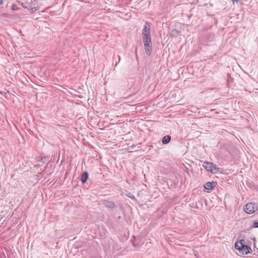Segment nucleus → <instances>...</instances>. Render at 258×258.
Here are the masks:
<instances>
[{
    "label": "nucleus",
    "instance_id": "6e6552de",
    "mask_svg": "<svg viewBox=\"0 0 258 258\" xmlns=\"http://www.w3.org/2000/svg\"><path fill=\"white\" fill-rule=\"evenodd\" d=\"M216 184L215 182H207L206 183L204 187L206 189L212 190L214 189L215 184Z\"/></svg>",
    "mask_w": 258,
    "mask_h": 258
},
{
    "label": "nucleus",
    "instance_id": "ddd939ff",
    "mask_svg": "<svg viewBox=\"0 0 258 258\" xmlns=\"http://www.w3.org/2000/svg\"><path fill=\"white\" fill-rule=\"evenodd\" d=\"M130 198H131V199H133V200H134L135 199V196L131 192H130L128 194H127V195Z\"/></svg>",
    "mask_w": 258,
    "mask_h": 258
},
{
    "label": "nucleus",
    "instance_id": "0eeeda50",
    "mask_svg": "<svg viewBox=\"0 0 258 258\" xmlns=\"http://www.w3.org/2000/svg\"><path fill=\"white\" fill-rule=\"evenodd\" d=\"M21 6L24 9H26L29 10H32L33 9V3L32 2H24L21 3Z\"/></svg>",
    "mask_w": 258,
    "mask_h": 258
},
{
    "label": "nucleus",
    "instance_id": "9b49d317",
    "mask_svg": "<svg viewBox=\"0 0 258 258\" xmlns=\"http://www.w3.org/2000/svg\"><path fill=\"white\" fill-rule=\"evenodd\" d=\"M19 9V8L18 7L17 5H16L15 4H13L12 5V8H11V10L12 11H15L18 10Z\"/></svg>",
    "mask_w": 258,
    "mask_h": 258
},
{
    "label": "nucleus",
    "instance_id": "f257e3e1",
    "mask_svg": "<svg viewBox=\"0 0 258 258\" xmlns=\"http://www.w3.org/2000/svg\"><path fill=\"white\" fill-rule=\"evenodd\" d=\"M235 248L242 255L247 254L252 252L250 247L245 244V241L243 239L236 242L235 243Z\"/></svg>",
    "mask_w": 258,
    "mask_h": 258
},
{
    "label": "nucleus",
    "instance_id": "2eb2a0df",
    "mask_svg": "<svg viewBox=\"0 0 258 258\" xmlns=\"http://www.w3.org/2000/svg\"><path fill=\"white\" fill-rule=\"evenodd\" d=\"M3 4V0H0V5Z\"/></svg>",
    "mask_w": 258,
    "mask_h": 258
},
{
    "label": "nucleus",
    "instance_id": "dca6fc26",
    "mask_svg": "<svg viewBox=\"0 0 258 258\" xmlns=\"http://www.w3.org/2000/svg\"><path fill=\"white\" fill-rule=\"evenodd\" d=\"M231 1H232L233 2H237V1H238V0H231Z\"/></svg>",
    "mask_w": 258,
    "mask_h": 258
},
{
    "label": "nucleus",
    "instance_id": "20e7f679",
    "mask_svg": "<svg viewBox=\"0 0 258 258\" xmlns=\"http://www.w3.org/2000/svg\"><path fill=\"white\" fill-rule=\"evenodd\" d=\"M245 213L251 214L257 210L256 206L254 203H249L246 204L243 208Z\"/></svg>",
    "mask_w": 258,
    "mask_h": 258
},
{
    "label": "nucleus",
    "instance_id": "1a4fd4ad",
    "mask_svg": "<svg viewBox=\"0 0 258 258\" xmlns=\"http://www.w3.org/2000/svg\"><path fill=\"white\" fill-rule=\"evenodd\" d=\"M89 173L87 171H84L82 173L81 176V181L82 183H85L87 182L88 179Z\"/></svg>",
    "mask_w": 258,
    "mask_h": 258
},
{
    "label": "nucleus",
    "instance_id": "f3484780",
    "mask_svg": "<svg viewBox=\"0 0 258 258\" xmlns=\"http://www.w3.org/2000/svg\"><path fill=\"white\" fill-rule=\"evenodd\" d=\"M32 88H34L35 89H37V88H35V87H33V86H32Z\"/></svg>",
    "mask_w": 258,
    "mask_h": 258
},
{
    "label": "nucleus",
    "instance_id": "39448f33",
    "mask_svg": "<svg viewBox=\"0 0 258 258\" xmlns=\"http://www.w3.org/2000/svg\"><path fill=\"white\" fill-rule=\"evenodd\" d=\"M145 50L146 53L148 55H150L152 51V45L151 41L150 42H144Z\"/></svg>",
    "mask_w": 258,
    "mask_h": 258
},
{
    "label": "nucleus",
    "instance_id": "423d86ee",
    "mask_svg": "<svg viewBox=\"0 0 258 258\" xmlns=\"http://www.w3.org/2000/svg\"><path fill=\"white\" fill-rule=\"evenodd\" d=\"M102 205L108 208L113 209L115 207L114 203L112 201L103 200L102 201Z\"/></svg>",
    "mask_w": 258,
    "mask_h": 258
},
{
    "label": "nucleus",
    "instance_id": "4468645a",
    "mask_svg": "<svg viewBox=\"0 0 258 258\" xmlns=\"http://www.w3.org/2000/svg\"><path fill=\"white\" fill-rule=\"evenodd\" d=\"M258 228V221L254 222L253 223V226L251 227V228Z\"/></svg>",
    "mask_w": 258,
    "mask_h": 258
},
{
    "label": "nucleus",
    "instance_id": "f8f14e48",
    "mask_svg": "<svg viewBox=\"0 0 258 258\" xmlns=\"http://www.w3.org/2000/svg\"><path fill=\"white\" fill-rule=\"evenodd\" d=\"M178 33H179L178 31L176 29H173L171 31V33L173 35H177L178 34Z\"/></svg>",
    "mask_w": 258,
    "mask_h": 258
},
{
    "label": "nucleus",
    "instance_id": "f03ea898",
    "mask_svg": "<svg viewBox=\"0 0 258 258\" xmlns=\"http://www.w3.org/2000/svg\"><path fill=\"white\" fill-rule=\"evenodd\" d=\"M151 25L150 23L146 22L144 28L142 30L143 40L144 42H150L151 34H150Z\"/></svg>",
    "mask_w": 258,
    "mask_h": 258
},
{
    "label": "nucleus",
    "instance_id": "9d476101",
    "mask_svg": "<svg viewBox=\"0 0 258 258\" xmlns=\"http://www.w3.org/2000/svg\"><path fill=\"white\" fill-rule=\"evenodd\" d=\"M171 140V137L169 135L164 136L162 139V143L163 144H167L170 142Z\"/></svg>",
    "mask_w": 258,
    "mask_h": 258
},
{
    "label": "nucleus",
    "instance_id": "7ed1b4c3",
    "mask_svg": "<svg viewBox=\"0 0 258 258\" xmlns=\"http://www.w3.org/2000/svg\"><path fill=\"white\" fill-rule=\"evenodd\" d=\"M203 166L208 171L215 173L219 172L220 168L216 167V165L212 162H205Z\"/></svg>",
    "mask_w": 258,
    "mask_h": 258
}]
</instances>
